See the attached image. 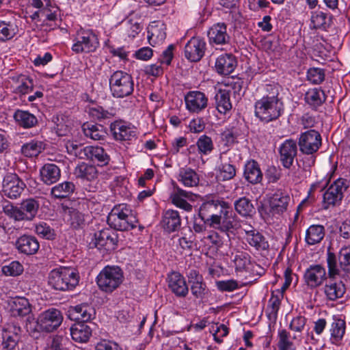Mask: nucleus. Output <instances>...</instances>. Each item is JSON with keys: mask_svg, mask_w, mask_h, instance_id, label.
I'll return each instance as SVG.
<instances>
[{"mask_svg": "<svg viewBox=\"0 0 350 350\" xmlns=\"http://www.w3.org/2000/svg\"><path fill=\"white\" fill-rule=\"evenodd\" d=\"M29 0V4L37 11L29 15L31 22L38 28L44 31H51L58 27L59 17L58 7L50 1Z\"/></svg>", "mask_w": 350, "mask_h": 350, "instance_id": "1", "label": "nucleus"}, {"mask_svg": "<svg viewBox=\"0 0 350 350\" xmlns=\"http://www.w3.org/2000/svg\"><path fill=\"white\" fill-rule=\"evenodd\" d=\"M79 273L72 267H59L52 269L48 277L49 284L55 290H72L79 283Z\"/></svg>", "mask_w": 350, "mask_h": 350, "instance_id": "2", "label": "nucleus"}, {"mask_svg": "<svg viewBox=\"0 0 350 350\" xmlns=\"http://www.w3.org/2000/svg\"><path fill=\"white\" fill-rule=\"evenodd\" d=\"M137 220L130 206L126 204L116 205L109 213L107 223L118 230H129L136 226Z\"/></svg>", "mask_w": 350, "mask_h": 350, "instance_id": "3", "label": "nucleus"}, {"mask_svg": "<svg viewBox=\"0 0 350 350\" xmlns=\"http://www.w3.org/2000/svg\"><path fill=\"white\" fill-rule=\"evenodd\" d=\"M282 103L277 96H265L255 103V114L260 120L270 122L279 118Z\"/></svg>", "mask_w": 350, "mask_h": 350, "instance_id": "4", "label": "nucleus"}, {"mask_svg": "<svg viewBox=\"0 0 350 350\" xmlns=\"http://www.w3.org/2000/svg\"><path fill=\"white\" fill-rule=\"evenodd\" d=\"M99 45L98 36L92 29L80 27L74 35L71 49L77 54L90 53L94 52Z\"/></svg>", "mask_w": 350, "mask_h": 350, "instance_id": "5", "label": "nucleus"}, {"mask_svg": "<svg viewBox=\"0 0 350 350\" xmlns=\"http://www.w3.org/2000/svg\"><path fill=\"white\" fill-rule=\"evenodd\" d=\"M124 280L122 269L118 266L105 267L96 277L98 288L105 293H112Z\"/></svg>", "mask_w": 350, "mask_h": 350, "instance_id": "6", "label": "nucleus"}, {"mask_svg": "<svg viewBox=\"0 0 350 350\" xmlns=\"http://www.w3.org/2000/svg\"><path fill=\"white\" fill-rule=\"evenodd\" d=\"M109 88L113 97L124 98L133 93L134 81L127 72L117 70L109 78Z\"/></svg>", "mask_w": 350, "mask_h": 350, "instance_id": "7", "label": "nucleus"}, {"mask_svg": "<svg viewBox=\"0 0 350 350\" xmlns=\"http://www.w3.org/2000/svg\"><path fill=\"white\" fill-rule=\"evenodd\" d=\"M40 204L33 198L23 200L18 206L7 209L8 215L15 221H32L38 214Z\"/></svg>", "mask_w": 350, "mask_h": 350, "instance_id": "8", "label": "nucleus"}, {"mask_svg": "<svg viewBox=\"0 0 350 350\" xmlns=\"http://www.w3.org/2000/svg\"><path fill=\"white\" fill-rule=\"evenodd\" d=\"M349 185V181L347 179L338 178L334 180L323 194L324 208L327 209L331 206L339 204Z\"/></svg>", "mask_w": 350, "mask_h": 350, "instance_id": "9", "label": "nucleus"}, {"mask_svg": "<svg viewBox=\"0 0 350 350\" xmlns=\"http://www.w3.org/2000/svg\"><path fill=\"white\" fill-rule=\"evenodd\" d=\"M63 321L62 312L56 308L42 312L37 319V326L41 331L51 332L56 330Z\"/></svg>", "mask_w": 350, "mask_h": 350, "instance_id": "10", "label": "nucleus"}, {"mask_svg": "<svg viewBox=\"0 0 350 350\" xmlns=\"http://www.w3.org/2000/svg\"><path fill=\"white\" fill-rule=\"evenodd\" d=\"M289 201L288 195L283 192H276L270 200L269 211L262 206L258 208V212L265 219H269L271 216L274 217L275 215H280L286 211Z\"/></svg>", "mask_w": 350, "mask_h": 350, "instance_id": "11", "label": "nucleus"}, {"mask_svg": "<svg viewBox=\"0 0 350 350\" xmlns=\"http://www.w3.org/2000/svg\"><path fill=\"white\" fill-rule=\"evenodd\" d=\"M208 221H210L211 226L222 232L228 233V231L237 226L236 217L233 215L232 211L223 205H221L219 215L213 214Z\"/></svg>", "mask_w": 350, "mask_h": 350, "instance_id": "12", "label": "nucleus"}, {"mask_svg": "<svg viewBox=\"0 0 350 350\" xmlns=\"http://www.w3.org/2000/svg\"><path fill=\"white\" fill-rule=\"evenodd\" d=\"M92 242L103 253L110 252L116 249L118 235L113 230L105 228L94 234Z\"/></svg>", "mask_w": 350, "mask_h": 350, "instance_id": "13", "label": "nucleus"}, {"mask_svg": "<svg viewBox=\"0 0 350 350\" xmlns=\"http://www.w3.org/2000/svg\"><path fill=\"white\" fill-rule=\"evenodd\" d=\"M110 131L116 141H133L137 137V129L125 121L116 120L111 123Z\"/></svg>", "mask_w": 350, "mask_h": 350, "instance_id": "14", "label": "nucleus"}, {"mask_svg": "<svg viewBox=\"0 0 350 350\" xmlns=\"http://www.w3.org/2000/svg\"><path fill=\"white\" fill-rule=\"evenodd\" d=\"M321 136L315 130H309L302 133L299 139L300 151L307 154H312L316 152L321 147Z\"/></svg>", "mask_w": 350, "mask_h": 350, "instance_id": "15", "label": "nucleus"}, {"mask_svg": "<svg viewBox=\"0 0 350 350\" xmlns=\"http://www.w3.org/2000/svg\"><path fill=\"white\" fill-rule=\"evenodd\" d=\"M25 187V184L15 173H8L3 179L2 191L10 199L18 198Z\"/></svg>", "mask_w": 350, "mask_h": 350, "instance_id": "16", "label": "nucleus"}, {"mask_svg": "<svg viewBox=\"0 0 350 350\" xmlns=\"http://www.w3.org/2000/svg\"><path fill=\"white\" fill-rule=\"evenodd\" d=\"M327 276L325 267L320 265H312L306 270L304 279L308 287L314 289L321 286Z\"/></svg>", "mask_w": 350, "mask_h": 350, "instance_id": "17", "label": "nucleus"}, {"mask_svg": "<svg viewBox=\"0 0 350 350\" xmlns=\"http://www.w3.org/2000/svg\"><path fill=\"white\" fill-rule=\"evenodd\" d=\"M325 298L329 301H336L343 297L346 287L343 282L336 277H328L323 288Z\"/></svg>", "mask_w": 350, "mask_h": 350, "instance_id": "18", "label": "nucleus"}, {"mask_svg": "<svg viewBox=\"0 0 350 350\" xmlns=\"http://www.w3.org/2000/svg\"><path fill=\"white\" fill-rule=\"evenodd\" d=\"M186 109L191 113H199L205 109L208 98L202 92L190 91L185 96Z\"/></svg>", "mask_w": 350, "mask_h": 350, "instance_id": "19", "label": "nucleus"}, {"mask_svg": "<svg viewBox=\"0 0 350 350\" xmlns=\"http://www.w3.org/2000/svg\"><path fill=\"white\" fill-rule=\"evenodd\" d=\"M205 42L199 37H193L185 47V56L191 62H198L204 56Z\"/></svg>", "mask_w": 350, "mask_h": 350, "instance_id": "20", "label": "nucleus"}, {"mask_svg": "<svg viewBox=\"0 0 350 350\" xmlns=\"http://www.w3.org/2000/svg\"><path fill=\"white\" fill-rule=\"evenodd\" d=\"M96 314L94 308L88 304H82L72 306L68 311L69 319L80 323L88 322L94 318Z\"/></svg>", "mask_w": 350, "mask_h": 350, "instance_id": "21", "label": "nucleus"}, {"mask_svg": "<svg viewBox=\"0 0 350 350\" xmlns=\"http://www.w3.org/2000/svg\"><path fill=\"white\" fill-rule=\"evenodd\" d=\"M79 154V159H90L100 165H107L109 161V155L100 146H85L84 147L83 152Z\"/></svg>", "mask_w": 350, "mask_h": 350, "instance_id": "22", "label": "nucleus"}, {"mask_svg": "<svg viewBox=\"0 0 350 350\" xmlns=\"http://www.w3.org/2000/svg\"><path fill=\"white\" fill-rule=\"evenodd\" d=\"M237 65L234 55L230 53H224L219 55L215 62V70L219 75H228L231 74Z\"/></svg>", "mask_w": 350, "mask_h": 350, "instance_id": "23", "label": "nucleus"}, {"mask_svg": "<svg viewBox=\"0 0 350 350\" xmlns=\"http://www.w3.org/2000/svg\"><path fill=\"white\" fill-rule=\"evenodd\" d=\"M168 287L177 297H185L189 288L185 278L178 272L173 271L167 276Z\"/></svg>", "mask_w": 350, "mask_h": 350, "instance_id": "24", "label": "nucleus"}, {"mask_svg": "<svg viewBox=\"0 0 350 350\" xmlns=\"http://www.w3.org/2000/svg\"><path fill=\"white\" fill-rule=\"evenodd\" d=\"M166 25L161 21H152L148 27V40L152 46L161 44L166 38Z\"/></svg>", "mask_w": 350, "mask_h": 350, "instance_id": "25", "label": "nucleus"}, {"mask_svg": "<svg viewBox=\"0 0 350 350\" xmlns=\"http://www.w3.org/2000/svg\"><path fill=\"white\" fill-rule=\"evenodd\" d=\"M297 147L295 141L286 139L280 147V157L282 165L289 168L297 155Z\"/></svg>", "mask_w": 350, "mask_h": 350, "instance_id": "26", "label": "nucleus"}, {"mask_svg": "<svg viewBox=\"0 0 350 350\" xmlns=\"http://www.w3.org/2000/svg\"><path fill=\"white\" fill-rule=\"evenodd\" d=\"M12 92L18 95H25L33 90V82L26 75H15L9 81Z\"/></svg>", "mask_w": 350, "mask_h": 350, "instance_id": "27", "label": "nucleus"}, {"mask_svg": "<svg viewBox=\"0 0 350 350\" xmlns=\"http://www.w3.org/2000/svg\"><path fill=\"white\" fill-rule=\"evenodd\" d=\"M197 197L196 194L191 192L178 188L176 191L171 195L170 198L172 202L176 206L186 211H191L192 210V206L187 202V200L194 201Z\"/></svg>", "mask_w": 350, "mask_h": 350, "instance_id": "28", "label": "nucleus"}, {"mask_svg": "<svg viewBox=\"0 0 350 350\" xmlns=\"http://www.w3.org/2000/svg\"><path fill=\"white\" fill-rule=\"evenodd\" d=\"M10 312L13 317H23L31 313L32 307L29 300L23 297H16L9 302Z\"/></svg>", "mask_w": 350, "mask_h": 350, "instance_id": "29", "label": "nucleus"}, {"mask_svg": "<svg viewBox=\"0 0 350 350\" xmlns=\"http://www.w3.org/2000/svg\"><path fill=\"white\" fill-rule=\"evenodd\" d=\"M16 247L21 253L32 255L38 252L40 245L34 237L23 235L16 240Z\"/></svg>", "mask_w": 350, "mask_h": 350, "instance_id": "30", "label": "nucleus"}, {"mask_svg": "<svg viewBox=\"0 0 350 350\" xmlns=\"http://www.w3.org/2000/svg\"><path fill=\"white\" fill-rule=\"evenodd\" d=\"M208 37L211 44H224L230 40L224 23H217L212 26L208 31Z\"/></svg>", "mask_w": 350, "mask_h": 350, "instance_id": "31", "label": "nucleus"}, {"mask_svg": "<svg viewBox=\"0 0 350 350\" xmlns=\"http://www.w3.org/2000/svg\"><path fill=\"white\" fill-rule=\"evenodd\" d=\"M189 282L191 284V291L196 298H202L206 292V285L203 278L196 270H191L188 273Z\"/></svg>", "mask_w": 350, "mask_h": 350, "instance_id": "32", "label": "nucleus"}, {"mask_svg": "<svg viewBox=\"0 0 350 350\" xmlns=\"http://www.w3.org/2000/svg\"><path fill=\"white\" fill-rule=\"evenodd\" d=\"M42 181L46 185L56 183L60 178L59 168L53 163L44 164L40 170Z\"/></svg>", "mask_w": 350, "mask_h": 350, "instance_id": "33", "label": "nucleus"}, {"mask_svg": "<svg viewBox=\"0 0 350 350\" xmlns=\"http://www.w3.org/2000/svg\"><path fill=\"white\" fill-rule=\"evenodd\" d=\"M243 176L252 184L260 183L262 179V173L258 163L254 160L248 161L244 167Z\"/></svg>", "mask_w": 350, "mask_h": 350, "instance_id": "34", "label": "nucleus"}, {"mask_svg": "<svg viewBox=\"0 0 350 350\" xmlns=\"http://www.w3.org/2000/svg\"><path fill=\"white\" fill-rule=\"evenodd\" d=\"M70 335L75 342H86L92 335V329L88 325L78 322L70 327Z\"/></svg>", "mask_w": 350, "mask_h": 350, "instance_id": "35", "label": "nucleus"}, {"mask_svg": "<svg viewBox=\"0 0 350 350\" xmlns=\"http://www.w3.org/2000/svg\"><path fill=\"white\" fill-rule=\"evenodd\" d=\"M74 174L76 177L87 181H93L98 177L96 167L84 162H81L76 166Z\"/></svg>", "mask_w": 350, "mask_h": 350, "instance_id": "36", "label": "nucleus"}, {"mask_svg": "<svg viewBox=\"0 0 350 350\" xmlns=\"http://www.w3.org/2000/svg\"><path fill=\"white\" fill-rule=\"evenodd\" d=\"M216 108L221 114H228L232 109L230 92L227 90H219L215 95Z\"/></svg>", "mask_w": 350, "mask_h": 350, "instance_id": "37", "label": "nucleus"}, {"mask_svg": "<svg viewBox=\"0 0 350 350\" xmlns=\"http://www.w3.org/2000/svg\"><path fill=\"white\" fill-rule=\"evenodd\" d=\"M163 225L164 228L169 232L176 230L181 224L179 213L175 210H167L163 217Z\"/></svg>", "mask_w": 350, "mask_h": 350, "instance_id": "38", "label": "nucleus"}, {"mask_svg": "<svg viewBox=\"0 0 350 350\" xmlns=\"http://www.w3.org/2000/svg\"><path fill=\"white\" fill-rule=\"evenodd\" d=\"M178 180L185 187H192L198 185L199 177L193 170L189 167H183L179 170Z\"/></svg>", "mask_w": 350, "mask_h": 350, "instance_id": "39", "label": "nucleus"}, {"mask_svg": "<svg viewBox=\"0 0 350 350\" xmlns=\"http://www.w3.org/2000/svg\"><path fill=\"white\" fill-rule=\"evenodd\" d=\"M1 347L5 350L23 349L19 341V336L16 332L4 329L2 334Z\"/></svg>", "mask_w": 350, "mask_h": 350, "instance_id": "40", "label": "nucleus"}, {"mask_svg": "<svg viewBox=\"0 0 350 350\" xmlns=\"http://www.w3.org/2000/svg\"><path fill=\"white\" fill-rule=\"evenodd\" d=\"M278 336L280 350H293L295 348L294 341L300 340L299 336L294 335L292 338L290 333L284 329L278 330Z\"/></svg>", "mask_w": 350, "mask_h": 350, "instance_id": "41", "label": "nucleus"}, {"mask_svg": "<svg viewBox=\"0 0 350 350\" xmlns=\"http://www.w3.org/2000/svg\"><path fill=\"white\" fill-rule=\"evenodd\" d=\"M227 239H229L228 233L211 230L206 236L203 237L202 241L210 246L220 248Z\"/></svg>", "mask_w": 350, "mask_h": 350, "instance_id": "42", "label": "nucleus"}, {"mask_svg": "<svg viewBox=\"0 0 350 350\" xmlns=\"http://www.w3.org/2000/svg\"><path fill=\"white\" fill-rule=\"evenodd\" d=\"M14 118L18 125L29 129L34 126L37 122V118L27 111L18 109L14 113Z\"/></svg>", "mask_w": 350, "mask_h": 350, "instance_id": "43", "label": "nucleus"}, {"mask_svg": "<svg viewBox=\"0 0 350 350\" xmlns=\"http://www.w3.org/2000/svg\"><path fill=\"white\" fill-rule=\"evenodd\" d=\"M45 148V144L40 140L32 139L21 147L22 154L27 157H36Z\"/></svg>", "mask_w": 350, "mask_h": 350, "instance_id": "44", "label": "nucleus"}, {"mask_svg": "<svg viewBox=\"0 0 350 350\" xmlns=\"http://www.w3.org/2000/svg\"><path fill=\"white\" fill-rule=\"evenodd\" d=\"M345 321L340 319H334L331 325V342L333 344L338 345L342 340L345 332Z\"/></svg>", "mask_w": 350, "mask_h": 350, "instance_id": "45", "label": "nucleus"}, {"mask_svg": "<svg viewBox=\"0 0 350 350\" xmlns=\"http://www.w3.org/2000/svg\"><path fill=\"white\" fill-rule=\"evenodd\" d=\"M325 235L324 228L321 225H312L306 232L305 240L308 245H315L321 242Z\"/></svg>", "mask_w": 350, "mask_h": 350, "instance_id": "46", "label": "nucleus"}, {"mask_svg": "<svg viewBox=\"0 0 350 350\" xmlns=\"http://www.w3.org/2000/svg\"><path fill=\"white\" fill-rule=\"evenodd\" d=\"M75 189V185L72 182L64 181L52 187L51 193L55 198H64L71 195Z\"/></svg>", "mask_w": 350, "mask_h": 350, "instance_id": "47", "label": "nucleus"}, {"mask_svg": "<svg viewBox=\"0 0 350 350\" xmlns=\"http://www.w3.org/2000/svg\"><path fill=\"white\" fill-rule=\"evenodd\" d=\"M234 205L236 211L243 217H250L255 213L252 202L245 197L237 200Z\"/></svg>", "mask_w": 350, "mask_h": 350, "instance_id": "48", "label": "nucleus"}, {"mask_svg": "<svg viewBox=\"0 0 350 350\" xmlns=\"http://www.w3.org/2000/svg\"><path fill=\"white\" fill-rule=\"evenodd\" d=\"M323 91L318 88L308 90L305 94L306 102L312 107H317L325 101Z\"/></svg>", "mask_w": 350, "mask_h": 350, "instance_id": "49", "label": "nucleus"}, {"mask_svg": "<svg viewBox=\"0 0 350 350\" xmlns=\"http://www.w3.org/2000/svg\"><path fill=\"white\" fill-rule=\"evenodd\" d=\"M17 32V26L12 22L0 21V41L12 39Z\"/></svg>", "mask_w": 350, "mask_h": 350, "instance_id": "50", "label": "nucleus"}, {"mask_svg": "<svg viewBox=\"0 0 350 350\" xmlns=\"http://www.w3.org/2000/svg\"><path fill=\"white\" fill-rule=\"evenodd\" d=\"M84 135L94 140H99L105 136L102 126L85 123L82 126Z\"/></svg>", "mask_w": 350, "mask_h": 350, "instance_id": "51", "label": "nucleus"}, {"mask_svg": "<svg viewBox=\"0 0 350 350\" xmlns=\"http://www.w3.org/2000/svg\"><path fill=\"white\" fill-rule=\"evenodd\" d=\"M234 265L237 271H250L251 266L250 256L245 252H238L233 259Z\"/></svg>", "mask_w": 350, "mask_h": 350, "instance_id": "52", "label": "nucleus"}, {"mask_svg": "<svg viewBox=\"0 0 350 350\" xmlns=\"http://www.w3.org/2000/svg\"><path fill=\"white\" fill-rule=\"evenodd\" d=\"M247 242L257 250H265L268 248L269 244L265 237L257 230L245 237Z\"/></svg>", "mask_w": 350, "mask_h": 350, "instance_id": "53", "label": "nucleus"}, {"mask_svg": "<svg viewBox=\"0 0 350 350\" xmlns=\"http://www.w3.org/2000/svg\"><path fill=\"white\" fill-rule=\"evenodd\" d=\"M23 265L17 260H14L1 267L2 273L5 276L16 277L23 273Z\"/></svg>", "mask_w": 350, "mask_h": 350, "instance_id": "54", "label": "nucleus"}, {"mask_svg": "<svg viewBox=\"0 0 350 350\" xmlns=\"http://www.w3.org/2000/svg\"><path fill=\"white\" fill-rule=\"evenodd\" d=\"M236 175V169L234 166L230 163H223L218 167L217 178L219 180H228Z\"/></svg>", "mask_w": 350, "mask_h": 350, "instance_id": "55", "label": "nucleus"}, {"mask_svg": "<svg viewBox=\"0 0 350 350\" xmlns=\"http://www.w3.org/2000/svg\"><path fill=\"white\" fill-rule=\"evenodd\" d=\"M199 153L207 155L213 149V143L211 138L206 135H201L196 142Z\"/></svg>", "mask_w": 350, "mask_h": 350, "instance_id": "56", "label": "nucleus"}, {"mask_svg": "<svg viewBox=\"0 0 350 350\" xmlns=\"http://www.w3.org/2000/svg\"><path fill=\"white\" fill-rule=\"evenodd\" d=\"M338 261L340 268L344 271L350 272V245H345L340 248Z\"/></svg>", "mask_w": 350, "mask_h": 350, "instance_id": "57", "label": "nucleus"}, {"mask_svg": "<svg viewBox=\"0 0 350 350\" xmlns=\"http://www.w3.org/2000/svg\"><path fill=\"white\" fill-rule=\"evenodd\" d=\"M89 115L94 119H108L113 116L111 111L105 110L103 107L94 105L88 109Z\"/></svg>", "mask_w": 350, "mask_h": 350, "instance_id": "58", "label": "nucleus"}, {"mask_svg": "<svg viewBox=\"0 0 350 350\" xmlns=\"http://www.w3.org/2000/svg\"><path fill=\"white\" fill-rule=\"evenodd\" d=\"M307 79L313 84H320L325 79V72L320 68H310L307 72Z\"/></svg>", "mask_w": 350, "mask_h": 350, "instance_id": "59", "label": "nucleus"}, {"mask_svg": "<svg viewBox=\"0 0 350 350\" xmlns=\"http://www.w3.org/2000/svg\"><path fill=\"white\" fill-rule=\"evenodd\" d=\"M126 34L129 38H135L142 31V28L140 24L134 20L129 19L123 23Z\"/></svg>", "mask_w": 350, "mask_h": 350, "instance_id": "60", "label": "nucleus"}, {"mask_svg": "<svg viewBox=\"0 0 350 350\" xmlns=\"http://www.w3.org/2000/svg\"><path fill=\"white\" fill-rule=\"evenodd\" d=\"M36 233L44 239H51L54 237V232L45 222L40 221L35 225Z\"/></svg>", "mask_w": 350, "mask_h": 350, "instance_id": "61", "label": "nucleus"}, {"mask_svg": "<svg viewBox=\"0 0 350 350\" xmlns=\"http://www.w3.org/2000/svg\"><path fill=\"white\" fill-rule=\"evenodd\" d=\"M327 264L328 268V277H336L339 275L340 270L338 267L336 257L334 253L329 252H327Z\"/></svg>", "mask_w": 350, "mask_h": 350, "instance_id": "62", "label": "nucleus"}, {"mask_svg": "<svg viewBox=\"0 0 350 350\" xmlns=\"http://www.w3.org/2000/svg\"><path fill=\"white\" fill-rule=\"evenodd\" d=\"M211 332L214 340L219 343L222 341L221 338L228 335V328L224 324L216 323L211 326Z\"/></svg>", "mask_w": 350, "mask_h": 350, "instance_id": "63", "label": "nucleus"}, {"mask_svg": "<svg viewBox=\"0 0 350 350\" xmlns=\"http://www.w3.org/2000/svg\"><path fill=\"white\" fill-rule=\"evenodd\" d=\"M239 135V131L237 128H228L221 134L222 139L228 146L234 144Z\"/></svg>", "mask_w": 350, "mask_h": 350, "instance_id": "64", "label": "nucleus"}]
</instances>
